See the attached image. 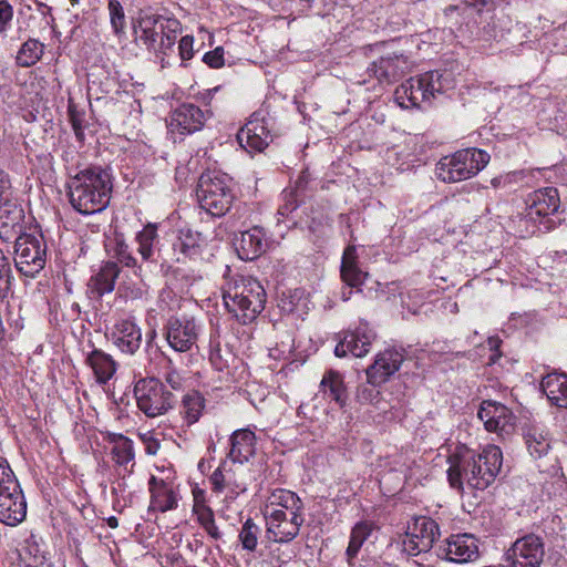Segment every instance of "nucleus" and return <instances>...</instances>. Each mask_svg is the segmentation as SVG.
Wrapping results in <instances>:
<instances>
[{
	"label": "nucleus",
	"mask_w": 567,
	"mask_h": 567,
	"mask_svg": "<svg viewBox=\"0 0 567 567\" xmlns=\"http://www.w3.org/2000/svg\"><path fill=\"white\" fill-rule=\"evenodd\" d=\"M249 132H252L255 135L257 133L268 142L271 141L268 121L261 116L259 112H255L249 121L238 131L237 141L248 142L250 136Z\"/></svg>",
	"instance_id": "a19ab883"
},
{
	"label": "nucleus",
	"mask_w": 567,
	"mask_h": 567,
	"mask_svg": "<svg viewBox=\"0 0 567 567\" xmlns=\"http://www.w3.org/2000/svg\"><path fill=\"white\" fill-rule=\"evenodd\" d=\"M206 238L202 233L195 231L190 228H181L175 240L172 243V252L168 250L158 249L165 261L172 260L181 262L185 258H194L200 255L202 246L205 244Z\"/></svg>",
	"instance_id": "6ab92c4d"
},
{
	"label": "nucleus",
	"mask_w": 567,
	"mask_h": 567,
	"mask_svg": "<svg viewBox=\"0 0 567 567\" xmlns=\"http://www.w3.org/2000/svg\"><path fill=\"white\" fill-rule=\"evenodd\" d=\"M106 441L112 444L111 455L113 461L120 465L125 466L135 457L133 441L121 433L109 432Z\"/></svg>",
	"instance_id": "473e14b6"
},
{
	"label": "nucleus",
	"mask_w": 567,
	"mask_h": 567,
	"mask_svg": "<svg viewBox=\"0 0 567 567\" xmlns=\"http://www.w3.org/2000/svg\"><path fill=\"white\" fill-rule=\"evenodd\" d=\"M208 115V111L193 103H183L172 111L168 125L172 132L192 134L204 127Z\"/></svg>",
	"instance_id": "412c9836"
},
{
	"label": "nucleus",
	"mask_w": 567,
	"mask_h": 567,
	"mask_svg": "<svg viewBox=\"0 0 567 567\" xmlns=\"http://www.w3.org/2000/svg\"><path fill=\"white\" fill-rule=\"evenodd\" d=\"M320 386L326 395L343 406L347 401L346 386L341 374L330 370L324 373L320 382Z\"/></svg>",
	"instance_id": "4c0bfd02"
},
{
	"label": "nucleus",
	"mask_w": 567,
	"mask_h": 567,
	"mask_svg": "<svg viewBox=\"0 0 567 567\" xmlns=\"http://www.w3.org/2000/svg\"><path fill=\"white\" fill-rule=\"evenodd\" d=\"M309 183V174L307 172H302L301 175L298 177V179L295 183V187L290 189V192H293L298 196H300L302 199L306 195V189Z\"/></svg>",
	"instance_id": "0e129e2a"
},
{
	"label": "nucleus",
	"mask_w": 567,
	"mask_h": 567,
	"mask_svg": "<svg viewBox=\"0 0 567 567\" xmlns=\"http://www.w3.org/2000/svg\"><path fill=\"white\" fill-rule=\"evenodd\" d=\"M266 518V533L275 543H290L298 535L305 523L303 513L264 512Z\"/></svg>",
	"instance_id": "ddd939ff"
},
{
	"label": "nucleus",
	"mask_w": 567,
	"mask_h": 567,
	"mask_svg": "<svg viewBox=\"0 0 567 567\" xmlns=\"http://www.w3.org/2000/svg\"><path fill=\"white\" fill-rule=\"evenodd\" d=\"M107 11L113 32L121 35L126 29V16L120 0H107Z\"/></svg>",
	"instance_id": "a18cd8bd"
},
{
	"label": "nucleus",
	"mask_w": 567,
	"mask_h": 567,
	"mask_svg": "<svg viewBox=\"0 0 567 567\" xmlns=\"http://www.w3.org/2000/svg\"><path fill=\"white\" fill-rule=\"evenodd\" d=\"M527 450L534 458H540L550 450L548 433L539 426H529L524 434Z\"/></svg>",
	"instance_id": "72a5a7b5"
},
{
	"label": "nucleus",
	"mask_w": 567,
	"mask_h": 567,
	"mask_svg": "<svg viewBox=\"0 0 567 567\" xmlns=\"http://www.w3.org/2000/svg\"><path fill=\"white\" fill-rule=\"evenodd\" d=\"M138 410L147 417L166 414L176 403L175 394L157 378H142L134 385Z\"/></svg>",
	"instance_id": "423d86ee"
},
{
	"label": "nucleus",
	"mask_w": 567,
	"mask_h": 567,
	"mask_svg": "<svg viewBox=\"0 0 567 567\" xmlns=\"http://www.w3.org/2000/svg\"><path fill=\"white\" fill-rule=\"evenodd\" d=\"M262 285L252 277L233 276L223 287V301L229 313L243 324L252 322L265 309Z\"/></svg>",
	"instance_id": "7ed1b4c3"
},
{
	"label": "nucleus",
	"mask_w": 567,
	"mask_h": 567,
	"mask_svg": "<svg viewBox=\"0 0 567 567\" xmlns=\"http://www.w3.org/2000/svg\"><path fill=\"white\" fill-rule=\"evenodd\" d=\"M106 249L114 258L126 267H136L137 260L122 234H114L106 244Z\"/></svg>",
	"instance_id": "ea45409f"
},
{
	"label": "nucleus",
	"mask_w": 567,
	"mask_h": 567,
	"mask_svg": "<svg viewBox=\"0 0 567 567\" xmlns=\"http://www.w3.org/2000/svg\"><path fill=\"white\" fill-rule=\"evenodd\" d=\"M69 117L76 140L83 142L85 138L83 114L78 112L74 107L70 106Z\"/></svg>",
	"instance_id": "8fccbe9b"
},
{
	"label": "nucleus",
	"mask_w": 567,
	"mask_h": 567,
	"mask_svg": "<svg viewBox=\"0 0 567 567\" xmlns=\"http://www.w3.org/2000/svg\"><path fill=\"white\" fill-rule=\"evenodd\" d=\"M209 360L214 368L218 371H223L228 365V360L221 355L219 344L210 346Z\"/></svg>",
	"instance_id": "680f3d73"
},
{
	"label": "nucleus",
	"mask_w": 567,
	"mask_h": 567,
	"mask_svg": "<svg viewBox=\"0 0 567 567\" xmlns=\"http://www.w3.org/2000/svg\"><path fill=\"white\" fill-rule=\"evenodd\" d=\"M489 154L478 148H465L439 161L435 174L444 183L468 179L481 172L489 162Z\"/></svg>",
	"instance_id": "39448f33"
},
{
	"label": "nucleus",
	"mask_w": 567,
	"mask_h": 567,
	"mask_svg": "<svg viewBox=\"0 0 567 567\" xmlns=\"http://www.w3.org/2000/svg\"><path fill=\"white\" fill-rule=\"evenodd\" d=\"M379 394L380 392L375 389L374 385L370 386L363 384L358 388L357 399L361 403H373L378 399Z\"/></svg>",
	"instance_id": "13d9d810"
},
{
	"label": "nucleus",
	"mask_w": 567,
	"mask_h": 567,
	"mask_svg": "<svg viewBox=\"0 0 567 567\" xmlns=\"http://www.w3.org/2000/svg\"><path fill=\"white\" fill-rule=\"evenodd\" d=\"M260 532V527L251 518H248L243 524L238 535L243 549L250 553L255 551L258 545Z\"/></svg>",
	"instance_id": "c03bdc74"
},
{
	"label": "nucleus",
	"mask_w": 567,
	"mask_h": 567,
	"mask_svg": "<svg viewBox=\"0 0 567 567\" xmlns=\"http://www.w3.org/2000/svg\"><path fill=\"white\" fill-rule=\"evenodd\" d=\"M11 278L10 262L0 249V297H7L11 287Z\"/></svg>",
	"instance_id": "49530a36"
},
{
	"label": "nucleus",
	"mask_w": 567,
	"mask_h": 567,
	"mask_svg": "<svg viewBox=\"0 0 567 567\" xmlns=\"http://www.w3.org/2000/svg\"><path fill=\"white\" fill-rule=\"evenodd\" d=\"M284 204L280 205L278 209V214L281 216H289V214L293 213L299 204L302 202V198L290 190H284Z\"/></svg>",
	"instance_id": "de8ad7c7"
},
{
	"label": "nucleus",
	"mask_w": 567,
	"mask_h": 567,
	"mask_svg": "<svg viewBox=\"0 0 567 567\" xmlns=\"http://www.w3.org/2000/svg\"><path fill=\"white\" fill-rule=\"evenodd\" d=\"M477 416L488 432L509 434L515 426V415L502 403L486 400L481 403Z\"/></svg>",
	"instance_id": "aec40b11"
},
{
	"label": "nucleus",
	"mask_w": 567,
	"mask_h": 567,
	"mask_svg": "<svg viewBox=\"0 0 567 567\" xmlns=\"http://www.w3.org/2000/svg\"><path fill=\"white\" fill-rule=\"evenodd\" d=\"M120 268L116 262L107 261L93 275L87 282V296L91 299L101 298L114 290L115 281L118 278Z\"/></svg>",
	"instance_id": "a878e982"
},
{
	"label": "nucleus",
	"mask_w": 567,
	"mask_h": 567,
	"mask_svg": "<svg viewBox=\"0 0 567 567\" xmlns=\"http://www.w3.org/2000/svg\"><path fill=\"white\" fill-rule=\"evenodd\" d=\"M157 238V225L148 223L142 230H140L135 240L138 244L137 251L143 260L151 261L154 255L153 245Z\"/></svg>",
	"instance_id": "79ce46f5"
},
{
	"label": "nucleus",
	"mask_w": 567,
	"mask_h": 567,
	"mask_svg": "<svg viewBox=\"0 0 567 567\" xmlns=\"http://www.w3.org/2000/svg\"><path fill=\"white\" fill-rule=\"evenodd\" d=\"M11 193L0 195V238L10 241L23 234L24 210Z\"/></svg>",
	"instance_id": "a211bd4d"
},
{
	"label": "nucleus",
	"mask_w": 567,
	"mask_h": 567,
	"mask_svg": "<svg viewBox=\"0 0 567 567\" xmlns=\"http://www.w3.org/2000/svg\"><path fill=\"white\" fill-rule=\"evenodd\" d=\"M209 482L212 484V489L215 493H221L226 485H229L230 483L229 478H226L225 474L219 467L213 472L209 477Z\"/></svg>",
	"instance_id": "052dcab7"
},
{
	"label": "nucleus",
	"mask_w": 567,
	"mask_h": 567,
	"mask_svg": "<svg viewBox=\"0 0 567 567\" xmlns=\"http://www.w3.org/2000/svg\"><path fill=\"white\" fill-rule=\"evenodd\" d=\"M540 386L551 404L567 409V374L548 373L543 378Z\"/></svg>",
	"instance_id": "7c9ffc66"
},
{
	"label": "nucleus",
	"mask_w": 567,
	"mask_h": 567,
	"mask_svg": "<svg viewBox=\"0 0 567 567\" xmlns=\"http://www.w3.org/2000/svg\"><path fill=\"white\" fill-rule=\"evenodd\" d=\"M354 248L348 247L343 254L341 262V278L343 282L350 288H358L368 279V274L359 269L354 259Z\"/></svg>",
	"instance_id": "2f4dec72"
},
{
	"label": "nucleus",
	"mask_w": 567,
	"mask_h": 567,
	"mask_svg": "<svg viewBox=\"0 0 567 567\" xmlns=\"http://www.w3.org/2000/svg\"><path fill=\"white\" fill-rule=\"evenodd\" d=\"M234 245L240 259L255 260L266 250L265 233L260 227H252L241 231Z\"/></svg>",
	"instance_id": "bb28decb"
},
{
	"label": "nucleus",
	"mask_w": 567,
	"mask_h": 567,
	"mask_svg": "<svg viewBox=\"0 0 567 567\" xmlns=\"http://www.w3.org/2000/svg\"><path fill=\"white\" fill-rule=\"evenodd\" d=\"M249 141H238L239 145L248 153H255V152H262L269 144L268 141L265 140V137L256 135L252 132H249Z\"/></svg>",
	"instance_id": "09e8293b"
},
{
	"label": "nucleus",
	"mask_w": 567,
	"mask_h": 567,
	"mask_svg": "<svg viewBox=\"0 0 567 567\" xmlns=\"http://www.w3.org/2000/svg\"><path fill=\"white\" fill-rule=\"evenodd\" d=\"M68 195L72 207L82 215L103 212L110 204L113 189L109 167L85 165L78 167L68 182Z\"/></svg>",
	"instance_id": "f03ea898"
},
{
	"label": "nucleus",
	"mask_w": 567,
	"mask_h": 567,
	"mask_svg": "<svg viewBox=\"0 0 567 567\" xmlns=\"http://www.w3.org/2000/svg\"><path fill=\"white\" fill-rule=\"evenodd\" d=\"M177 32L165 31L162 34L161 39L157 40V45L153 48V52L162 53L164 55L167 54V51H171L176 42Z\"/></svg>",
	"instance_id": "603ef678"
},
{
	"label": "nucleus",
	"mask_w": 567,
	"mask_h": 567,
	"mask_svg": "<svg viewBox=\"0 0 567 567\" xmlns=\"http://www.w3.org/2000/svg\"><path fill=\"white\" fill-rule=\"evenodd\" d=\"M545 544L540 536L527 534L517 538L505 551L503 567H540Z\"/></svg>",
	"instance_id": "1a4fd4ad"
},
{
	"label": "nucleus",
	"mask_w": 567,
	"mask_h": 567,
	"mask_svg": "<svg viewBox=\"0 0 567 567\" xmlns=\"http://www.w3.org/2000/svg\"><path fill=\"white\" fill-rule=\"evenodd\" d=\"M35 9H33V14H35L39 20L41 21H45L47 22V27L49 29H54L55 28V18L53 17L52 14V8L49 7L48 4L43 3V2H39L37 1L35 2Z\"/></svg>",
	"instance_id": "864d4df0"
},
{
	"label": "nucleus",
	"mask_w": 567,
	"mask_h": 567,
	"mask_svg": "<svg viewBox=\"0 0 567 567\" xmlns=\"http://www.w3.org/2000/svg\"><path fill=\"white\" fill-rule=\"evenodd\" d=\"M27 515V502L24 499L19 482L10 481L6 487L0 489V523L8 526H16Z\"/></svg>",
	"instance_id": "f3484780"
},
{
	"label": "nucleus",
	"mask_w": 567,
	"mask_h": 567,
	"mask_svg": "<svg viewBox=\"0 0 567 567\" xmlns=\"http://www.w3.org/2000/svg\"><path fill=\"white\" fill-rule=\"evenodd\" d=\"M524 176H525V174L523 171H515V172H509V173L505 174L504 177H505L506 186H509L513 183H517L518 181H522L524 178Z\"/></svg>",
	"instance_id": "774afa93"
},
{
	"label": "nucleus",
	"mask_w": 567,
	"mask_h": 567,
	"mask_svg": "<svg viewBox=\"0 0 567 567\" xmlns=\"http://www.w3.org/2000/svg\"><path fill=\"white\" fill-rule=\"evenodd\" d=\"M165 382L175 391H182L185 379L175 369L168 370L164 375Z\"/></svg>",
	"instance_id": "e2e57ef3"
},
{
	"label": "nucleus",
	"mask_w": 567,
	"mask_h": 567,
	"mask_svg": "<svg viewBox=\"0 0 567 567\" xmlns=\"http://www.w3.org/2000/svg\"><path fill=\"white\" fill-rule=\"evenodd\" d=\"M148 491L151 494L148 511L166 513L177 508V493L169 483L152 475L148 480Z\"/></svg>",
	"instance_id": "393cba45"
},
{
	"label": "nucleus",
	"mask_w": 567,
	"mask_h": 567,
	"mask_svg": "<svg viewBox=\"0 0 567 567\" xmlns=\"http://www.w3.org/2000/svg\"><path fill=\"white\" fill-rule=\"evenodd\" d=\"M487 343H488L489 349L494 352V354H492L489 361H491V363H495L496 358L501 357V352L498 351V349L502 343V340L498 337H489L487 340Z\"/></svg>",
	"instance_id": "69168bd1"
},
{
	"label": "nucleus",
	"mask_w": 567,
	"mask_h": 567,
	"mask_svg": "<svg viewBox=\"0 0 567 567\" xmlns=\"http://www.w3.org/2000/svg\"><path fill=\"white\" fill-rule=\"evenodd\" d=\"M205 408V399L198 391H190L182 399L181 414L187 425H193L202 416Z\"/></svg>",
	"instance_id": "e433bc0d"
},
{
	"label": "nucleus",
	"mask_w": 567,
	"mask_h": 567,
	"mask_svg": "<svg viewBox=\"0 0 567 567\" xmlns=\"http://www.w3.org/2000/svg\"><path fill=\"white\" fill-rule=\"evenodd\" d=\"M13 8L7 0H0V34L4 33L12 20Z\"/></svg>",
	"instance_id": "4d7b16f0"
},
{
	"label": "nucleus",
	"mask_w": 567,
	"mask_h": 567,
	"mask_svg": "<svg viewBox=\"0 0 567 567\" xmlns=\"http://www.w3.org/2000/svg\"><path fill=\"white\" fill-rule=\"evenodd\" d=\"M14 264L27 277H34L45 266L47 245L42 236L21 234L14 238Z\"/></svg>",
	"instance_id": "6e6552de"
},
{
	"label": "nucleus",
	"mask_w": 567,
	"mask_h": 567,
	"mask_svg": "<svg viewBox=\"0 0 567 567\" xmlns=\"http://www.w3.org/2000/svg\"><path fill=\"white\" fill-rule=\"evenodd\" d=\"M230 451L228 456L233 462L244 464L248 462L256 452V435L249 429L235 431L230 436Z\"/></svg>",
	"instance_id": "cd10ccee"
},
{
	"label": "nucleus",
	"mask_w": 567,
	"mask_h": 567,
	"mask_svg": "<svg viewBox=\"0 0 567 567\" xmlns=\"http://www.w3.org/2000/svg\"><path fill=\"white\" fill-rule=\"evenodd\" d=\"M404 357L395 349H386L377 354L374 362L367 369V379L370 385L379 386L385 383L399 371Z\"/></svg>",
	"instance_id": "4be33fe9"
},
{
	"label": "nucleus",
	"mask_w": 567,
	"mask_h": 567,
	"mask_svg": "<svg viewBox=\"0 0 567 567\" xmlns=\"http://www.w3.org/2000/svg\"><path fill=\"white\" fill-rule=\"evenodd\" d=\"M375 337L377 334L369 323L360 321L354 330L344 333L334 348V354L338 358H344L351 353L355 358H362L370 352Z\"/></svg>",
	"instance_id": "2eb2a0df"
},
{
	"label": "nucleus",
	"mask_w": 567,
	"mask_h": 567,
	"mask_svg": "<svg viewBox=\"0 0 567 567\" xmlns=\"http://www.w3.org/2000/svg\"><path fill=\"white\" fill-rule=\"evenodd\" d=\"M203 61L213 69H218L224 65V49L217 47L213 51L206 52L203 56Z\"/></svg>",
	"instance_id": "6e6d98bb"
},
{
	"label": "nucleus",
	"mask_w": 567,
	"mask_h": 567,
	"mask_svg": "<svg viewBox=\"0 0 567 567\" xmlns=\"http://www.w3.org/2000/svg\"><path fill=\"white\" fill-rule=\"evenodd\" d=\"M409 68L410 63L405 55L392 54L373 61L368 68V73L380 82L391 83L404 75Z\"/></svg>",
	"instance_id": "5701e85b"
},
{
	"label": "nucleus",
	"mask_w": 567,
	"mask_h": 567,
	"mask_svg": "<svg viewBox=\"0 0 567 567\" xmlns=\"http://www.w3.org/2000/svg\"><path fill=\"white\" fill-rule=\"evenodd\" d=\"M439 550L440 557L457 564L472 563L480 557L478 539L472 534L451 535Z\"/></svg>",
	"instance_id": "dca6fc26"
},
{
	"label": "nucleus",
	"mask_w": 567,
	"mask_h": 567,
	"mask_svg": "<svg viewBox=\"0 0 567 567\" xmlns=\"http://www.w3.org/2000/svg\"><path fill=\"white\" fill-rule=\"evenodd\" d=\"M442 89L441 74L439 71H431L403 82L395 90V100L403 109L420 107L423 102H429Z\"/></svg>",
	"instance_id": "0eeeda50"
},
{
	"label": "nucleus",
	"mask_w": 567,
	"mask_h": 567,
	"mask_svg": "<svg viewBox=\"0 0 567 567\" xmlns=\"http://www.w3.org/2000/svg\"><path fill=\"white\" fill-rule=\"evenodd\" d=\"M271 511L277 513H303L305 505L296 493L289 489L277 488L268 497L264 512Z\"/></svg>",
	"instance_id": "c756f323"
},
{
	"label": "nucleus",
	"mask_w": 567,
	"mask_h": 567,
	"mask_svg": "<svg viewBox=\"0 0 567 567\" xmlns=\"http://www.w3.org/2000/svg\"><path fill=\"white\" fill-rule=\"evenodd\" d=\"M560 207V198L557 188H539L527 196L526 216L534 223H544L546 229H550V216L556 214Z\"/></svg>",
	"instance_id": "4468645a"
},
{
	"label": "nucleus",
	"mask_w": 567,
	"mask_h": 567,
	"mask_svg": "<svg viewBox=\"0 0 567 567\" xmlns=\"http://www.w3.org/2000/svg\"><path fill=\"white\" fill-rule=\"evenodd\" d=\"M199 324L194 317L171 316L164 324V337L176 352H189L196 347Z\"/></svg>",
	"instance_id": "9d476101"
},
{
	"label": "nucleus",
	"mask_w": 567,
	"mask_h": 567,
	"mask_svg": "<svg viewBox=\"0 0 567 567\" xmlns=\"http://www.w3.org/2000/svg\"><path fill=\"white\" fill-rule=\"evenodd\" d=\"M110 339L121 352L134 354L142 344V331L134 321L123 319L114 324Z\"/></svg>",
	"instance_id": "b1692460"
},
{
	"label": "nucleus",
	"mask_w": 567,
	"mask_h": 567,
	"mask_svg": "<svg viewBox=\"0 0 567 567\" xmlns=\"http://www.w3.org/2000/svg\"><path fill=\"white\" fill-rule=\"evenodd\" d=\"M449 462L447 480L452 488L463 492L466 484L471 489L484 491L495 481L503 454L498 446L488 445L480 454L470 450L456 453Z\"/></svg>",
	"instance_id": "f257e3e1"
},
{
	"label": "nucleus",
	"mask_w": 567,
	"mask_h": 567,
	"mask_svg": "<svg viewBox=\"0 0 567 567\" xmlns=\"http://www.w3.org/2000/svg\"><path fill=\"white\" fill-rule=\"evenodd\" d=\"M44 53V44L38 39L29 37L20 47L16 55V63L21 68L37 64Z\"/></svg>",
	"instance_id": "c9c22d12"
},
{
	"label": "nucleus",
	"mask_w": 567,
	"mask_h": 567,
	"mask_svg": "<svg viewBox=\"0 0 567 567\" xmlns=\"http://www.w3.org/2000/svg\"><path fill=\"white\" fill-rule=\"evenodd\" d=\"M307 228L311 234L320 236L324 228L323 218H312L311 221L307 224Z\"/></svg>",
	"instance_id": "338daca9"
},
{
	"label": "nucleus",
	"mask_w": 567,
	"mask_h": 567,
	"mask_svg": "<svg viewBox=\"0 0 567 567\" xmlns=\"http://www.w3.org/2000/svg\"><path fill=\"white\" fill-rule=\"evenodd\" d=\"M178 52L182 65L186 66V62L194 56V37L184 35L178 43Z\"/></svg>",
	"instance_id": "3c124183"
},
{
	"label": "nucleus",
	"mask_w": 567,
	"mask_h": 567,
	"mask_svg": "<svg viewBox=\"0 0 567 567\" xmlns=\"http://www.w3.org/2000/svg\"><path fill=\"white\" fill-rule=\"evenodd\" d=\"M374 528V523L368 520L359 522L352 527L350 542L346 550L349 564H352V560L357 557L364 542L372 535Z\"/></svg>",
	"instance_id": "f704fd0d"
},
{
	"label": "nucleus",
	"mask_w": 567,
	"mask_h": 567,
	"mask_svg": "<svg viewBox=\"0 0 567 567\" xmlns=\"http://www.w3.org/2000/svg\"><path fill=\"white\" fill-rule=\"evenodd\" d=\"M193 514L196 516L197 523L214 539L219 540L223 538V533L219 530L213 509L205 503L195 502L193 506Z\"/></svg>",
	"instance_id": "58836bf2"
},
{
	"label": "nucleus",
	"mask_w": 567,
	"mask_h": 567,
	"mask_svg": "<svg viewBox=\"0 0 567 567\" xmlns=\"http://www.w3.org/2000/svg\"><path fill=\"white\" fill-rule=\"evenodd\" d=\"M196 195L202 209L213 217H221L236 199L233 178L216 171L205 172L198 179Z\"/></svg>",
	"instance_id": "20e7f679"
},
{
	"label": "nucleus",
	"mask_w": 567,
	"mask_h": 567,
	"mask_svg": "<svg viewBox=\"0 0 567 567\" xmlns=\"http://www.w3.org/2000/svg\"><path fill=\"white\" fill-rule=\"evenodd\" d=\"M181 23L176 19L164 18L163 16L142 13L134 25L136 41L152 51L157 45V40L167 30L178 32Z\"/></svg>",
	"instance_id": "f8f14e48"
},
{
	"label": "nucleus",
	"mask_w": 567,
	"mask_h": 567,
	"mask_svg": "<svg viewBox=\"0 0 567 567\" xmlns=\"http://www.w3.org/2000/svg\"><path fill=\"white\" fill-rule=\"evenodd\" d=\"M85 363L92 369L99 384H106L117 370L116 361L101 349H93L87 353Z\"/></svg>",
	"instance_id": "c85d7f7f"
},
{
	"label": "nucleus",
	"mask_w": 567,
	"mask_h": 567,
	"mask_svg": "<svg viewBox=\"0 0 567 567\" xmlns=\"http://www.w3.org/2000/svg\"><path fill=\"white\" fill-rule=\"evenodd\" d=\"M10 481L12 482V484H14V482H18L8 461L4 457L0 456V489H2V487H6Z\"/></svg>",
	"instance_id": "bf43d9fd"
},
{
	"label": "nucleus",
	"mask_w": 567,
	"mask_h": 567,
	"mask_svg": "<svg viewBox=\"0 0 567 567\" xmlns=\"http://www.w3.org/2000/svg\"><path fill=\"white\" fill-rule=\"evenodd\" d=\"M18 23L19 32L28 31L33 35H39L49 29L45 21L39 20V18L33 14V9L30 6H25L19 11Z\"/></svg>",
	"instance_id": "37998d69"
},
{
	"label": "nucleus",
	"mask_w": 567,
	"mask_h": 567,
	"mask_svg": "<svg viewBox=\"0 0 567 567\" xmlns=\"http://www.w3.org/2000/svg\"><path fill=\"white\" fill-rule=\"evenodd\" d=\"M470 7L476 8L478 12L485 9L486 13L496 10L502 3H508V0H464Z\"/></svg>",
	"instance_id": "5fc2aeb1"
},
{
	"label": "nucleus",
	"mask_w": 567,
	"mask_h": 567,
	"mask_svg": "<svg viewBox=\"0 0 567 567\" xmlns=\"http://www.w3.org/2000/svg\"><path fill=\"white\" fill-rule=\"evenodd\" d=\"M439 536L440 527L434 519L427 516L415 517L413 523L408 526L402 542L403 549L411 556L427 553Z\"/></svg>",
	"instance_id": "9b49d317"
}]
</instances>
